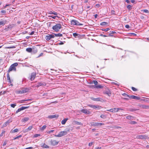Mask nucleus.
I'll return each instance as SVG.
<instances>
[{
    "mask_svg": "<svg viewBox=\"0 0 149 149\" xmlns=\"http://www.w3.org/2000/svg\"><path fill=\"white\" fill-rule=\"evenodd\" d=\"M61 25L60 24H57L53 26L52 29L56 32L59 31L61 28Z\"/></svg>",
    "mask_w": 149,
    "mask_h": 149,
    "instance_id": "obj_1",
    "label": "nucleus"
},
{
    "mask_svg": "<svg viewBox=\"0 0 149 149\" xmlns=\"http://www.w3.org/2000/svg\"><path fill=\"white\" fill-rule=\"evenodd\" d=\"M29 90V89L28 88H22L21 90L17 91L16 93L18 94L24 93L28 92Z\"/></svg>",
    "mask_w": 149,
    "mask_h": 149,
    "instance_id": "obj_2",
    "label": "nucleus"
},
{
    "mask_svg": "<svg viewBox=\"0 0 149 149\" xmlns=\"http://www.w3.org/2000/svg\"><path fill=\"white\" fill-rule=\"evenodd\" d=\"M71 24L72 25H76L77 26H82L83 25V24H82L80 23L77 21L73 19L71 21Z\"/></svg>",
    "mask_w": 149,
    "mask_h": 149,
    "instance_id": "obj_3",
    "label": "nucleus"
},
{
    "mask_svg": "<svg viewBox=\"0 0 149 149\" xmlns=\"http://www.w3.org/2000/svg\"><path fill=\"white\" fill-rule=\"evenodd\" d=\"M67 134L66 131H61L59 132V134L57 135H55L56 137H61L66 135Z\"/></svg>",
    "mask_w": 149,
    "mask_h": 149,
    "instance_id": "obj_4",
    "label": "nucleus"
},
{
    "mask_svg": "<svg viewBox=\"0 0 149 149\" xmlns=\"http://www.w3.org/2000/svg\"><path fill=\"white\" fill-rule=\"evenodd\" d=\"M91 100L95 101H100L102 102H103L104 101L103 99L100 97L94 98L93 97H91Z\"/></svg>",
    "mask_w": 149,
    "mask_h": 149,
    "instance_id": "obj_5",
    "label": "nucleus"
},
{
    "mask_svg": "<svg viewBox=\"0 0 149 149\" xmlns=\"http://www.w3.org/2000/svg\"><path fill=\"white\" fill-rule=\"evenodd\" d=\"M147 136L146 135H138L136 136V138L138 139H146L147 138Z\"/></svg>",
    "mask_w": 149,
    "mask_h": 149,
    "instance_id": "obj_6",
    "label": "nucleus"
},
{
    "mask_svg": "<svg viewBox=\"0 0 149 149\" xmlns=\"http://www.w3.org/2000/svg\"><path fill=\"white\" fill-rule=\"evenodd\" d=\"M92 124L94 126H100L102 125H104V123H102L96 122H93Z\"/></svg>",
    "mask_w": 149,
    "mask_h": 149,
    "instance_id": "obj_7",
    "label": "nucleus"
},
{
    "mask_svg": "<svg viewBox=\"0 0 149 149\" xmlns=\"http://www.w3.org/2000/svg\"><path fill=\"white\" fill-rule=\"evenodd\" d=\"M107 111L112 112H116L119 111V109H117V108H113L109 110H108Z\"/></svg>",
    "mask_w": 149,
    "mask_h": 149,
    "instance_id": "obj_8",
    "label": "nucleus"
},
{
    "mask_svg": "<svg viewBox=\"0 0 149 149\" xmlns=\"http://www.w3.org/2000/svg\"><path fill=\"white\" fill-rule=\"evenodd\" d=\"M16 69L15 67L12 64L8 70V73H9V72L13 70L14 71H16Z\"/></svg>",
    "mask_w": 149,
    "mask_h": 149,
    "instance_id": "obj_9",
    "label": "nucleus"
},
{
    "mask_svg": "<svg viewBox=\"0 0 149 149\" xmlns=\"http://www.w3.org/2000/svg\"><path fill=\"white\" fill-rule=\"evenodd\" d=\"M58 143V142L56 141L55 140H51L50 141V143L52 145L55 146L57 145Z\"/></svg>",
    "mask_w": 149,
    "mask_h": 149,
    "instance_id": "obj_10",
    "label": "nucleus"
},
{
    "mask_svg": "<svg viewBox=\"0 0 149 149\" xmlns=\"http://www.w3.org/2000/svg\"><path fill=\"white\" fill-rule=\"evenodd\" d=\"M80 111L86 114H91V112L86 109H82Z\"/></svg>",
    "mask_w": 149,
    "mask_h": 149,
    "instance_id": "obj_11",
    "label": "nucleus"
},
{
    "mask_svg": "<svg viewBox=\"0 0 149 149\" xmlns=\"http://www.w3.org/2000/svg\"><path fill=\"white\" fill-rule=\"evenodd\" d=\"M36 75L35 73L33 72L31 74L30 79L31 81H33Z\"/></svg>",
    "mask_w": 149,
    "mask_h": 149,
    "instance_id": "obj_12",
    "label": "nucleus"
},
{
    "mask_svg": "<svg viewBox=\"0 0 149 149\" xmlns=\"http://www.w3.org/2000/svg\"><path fill=\"white\" fill-rule=\"evenodd\" d=\"M90 87L91 88L94 87L97 88H103V86L100 85H97L96 86H94L93 85L91 86Z\"/></svg>",
    "mask_w": 149,
    "mask_h": 149,
    "instance_id": "obj_13",
    "label": "nucleus"
},
{
    "mask_svg": "<svg viewBox=\"0 0 149 149\" xmlns=\"http://www.w3.org/2000/svg\"><path fill=\"white\" fill-rule=\"evenodd\" d=\"M58 117V115H51L49 116H48V118H57Z\"/></svg>",
    "mask_w": 149,
    "mask_h": 149,
    "instance_id": "obj_14",
    "label": "nucleus"
},
{
    "mask_svg": "<svg viewBox=\"0 0 149 149\" xmlns=\"http://www.w3.org/2000/svg\"><path fill=\"white\" fill-rule=\"evenodd\" d=\"M104 93L107 95L109 96H110L111 95L110 91L108 89L105 91L104 92Z\"/></svg>",
    "mask_w": 149,
    "mask_h": 149,
    "instance_id": "obj_15",
    "label": "nucleus"
},
{
    "mask_svg": "<svg viewBox=\"0 0 149 149\" xmlns=\"http://www.w3.org/2000/svg\"><path fill=\"white\" fill-rule=\"evenodd\" d=\"M29 107V106H28V107H21L18 109L19 110V111L20 112L23 110H24L28 108Z\"/></svg>",
    "mask_w": 149,
    "mask_h": 149,
    "instance_id": "obj_16",
    "label": "nucleus"
},
{
    "mask_svg": "<svg viewBox=\"0 0 149 149\" xmlns=\"http://www.w3.org/2000/svg\"><path fill=\"white\" fill-rule=\"evenodd\" d=\"M40 146L43 148H48L49 146L46 145L45 143H42L41 144Z\"/></svg>",
    "mask_w": 149,
    "mask_h": 149,
    "instance_id": "obj_17",
    "label": "nucleus"
},
{
    "mask_svg": "<svg viewBox=\"0 0 149 149\" xmlns=\"http://www.w3.org/2000/svg\"><path fill=\"white\" fill-rule=\"evenodd\" d=\"M29 120V118L28 117H25L22 119V121L23 122H25Z\"/></svg>",
    "mask_w": 149,
    "mask_h": 149,
    "instance_id": "obj_18",
    "label": "nucleus"
},
{
    "mask_svg": "<svg viewBox=\"0 0 149 149\" xmlns=\"http://www.w3.org/2000/svg\"><path fill=\"white\" fill-rule=\"evenodd\" d=\"M26 51L29 52H33V50L31 48H26Z\"/></svg>",
    "mask_w": 149,
    "mask_h": 149,
    "instance_id": "obj_19",
    "label": "nucleus"
},
{
    "mask_svg": "<svg viewBox=\"0 0 149 149\" xmlns=\"http://www.w3.org/2000/svg\"><path fill=\"white\" fill-rule=\"evenodd\" d=\"M68 120V118H65V119H64L63 120H62L61 121V124L62 125H64L65 124L67 121Z\"/></svg>",
    "mask_w": 149,
    "mask_h": 149,
    "instance_id": "obj_20",
    "label": "nucleus"
},
{
    "mask_svg": "<svg viewBox=\"0 0 149 149\" xmlns=\"http://www.w3.org/2000/svg\"><path fill=\"white\" fill-rule=\"evenodd\" d=\"M9 73H8L7 74V78L8 81L10 83H11L10 79V76H9Z\"/></svg>",
    "mask_w": 149,
    "mask_h": 149,
    "instance_id": "obj_21",
    "label": "nucleus"
},
{
    "mask_svg": "<svg viewBox=\"0 0 149 149\" xmlns=\"http://www.w3.org/2000/svg\"><path fill=\"white\" fill-rule=\"evenodd\" d=\"M126 118L128 120H133L134 118V117L133 116H129L126 117Z\"/></svg>",
    "mask_w": 149,
    "mask_h": 149,
    "instance_id": "obj_22",
    "label": "nucleus"
},
{
    "mask_svg": "<svg viewBox=\"0 0 149 149\" xmlns=\"http://www.w3.org/2000/svg\"><path fill=\"white\" fill-rule=\"evenodd\" d=\"M6 22V20H3L0 21V25H3L5 24Z\"/></svg>",
    "mask_w": 149,
    "mask_h": 149,
    "instance_id": "obj_23",
    "label": "nucleus"
},
{
    "mask_svg": "<svg viewBox=\"0 0 149 149\" xmlns=\"http://www.w3.org/2000/svg\"><path fill=\"white\" fill-rule=\"evenodd\" d=\"M128 110V111H137V110H138L139 109L130 108V109H129Z\"/></svg>",
    "mask_w": 149,
    "mask_h": 149,
    "instance_id": "obj_24",
    "label": "nucleus"
},
{
    "mask_svg": "<svg viewBox=\"0 0 149 149\" xmlns=\"http://www.w3.org/2000/svg\"><path fill=\"white\" fill-rule=\"evenodd\" d=\"M74 122L75 124L78 125H83L81 122H79L77 121H74Z\"/></svg>",
    "mask_w": 149,
    "mask_h": 149,
    "instance_id": "obj_25",
    "label": "nucleus"
},
{
    "mask_svg": "<svg viewBox=\"0 0 149 149\" xmlns=\"http://www.w3.org/2000/svg\"><path fill=\"white\" fill-rule=\"evenodd\" d=\"M101 107L100 106H99L98 105H94V109H100V108H101Z\"/></svg>",
    "mask_w": 149,
    "mask_h": 149,
    "instance_id": "obj_26",
    "label": "nucleus"
},
{
    "mask_svg": "<svg viewBox=\"0 0 149 149\" xmlns=\"http://www.w3.org/2000/svg\"><path fill=\"white\" fill-rule=\"evenodd\" d=\"M55 36L56 37H61L62 36V34L60 33H58V34H54Z\"/></svg>",
    "mask_w": 149,
    "mask_h": 149,
    "instance_id": "obj_27",
    "label": "nucleus"
},
{
    "mask_svg": "<svg viewBox=\"0 0 149 149\" xmlns=\"http://www.w3.org/2000/svg\"><path fill=\"white\" fill-rule=\"evenodd\" d=\"M18 131V130L17 129H15L14 130H12L11 132L12 133H14L16 132H17Z\"/></svg>",
    "mask_w": 149,
    "mask_h": 149,
    "instance_id": "obj_28",
    "label": "nucleus"
},
{
    "mask_svg": "<svg viewBox=\"0 0 149 149\" xmlns=\"http://www.w3.org/2000/svg\"><path fill=\"white\" fill-rule=\"evenodd\" d=\"M100 24L102 26H105L107 24V23L106 22H101Z\"/></svg>",
    "mask_w": 149,
    "mask_h": 149,
    "instance_id": "obj_29",
    "label": "nucleus"
},
{
    "mask_svg": "<svg viewBox=\"0 0 149 149\" xmlns=\"http://www.w3.org/2000/svg\"><path fill=\"white\" fill-rule=\"evenodd\" d=\"M45 39L47 40H50V38L49 36V35H47L45 37Z\"/></svg>",
    "mask_w": 149,
    "mask_h": 149,
    "instance_id": "obj_30",
    "label": "nucleus"
},
{
    "mask_svg": "<svg viewBox=\"0 0 149 149\" xmlns=\"http://www.w3.org/2000/svg\"><path fill=\"white\" fill-rule=\"evenodd\" d=\"M129 123L131 124H135L137 123L134 121H130Z\"/></svg>",
    "mask_w": 149,
    "mask_h": 149,
    "instance_id": "obj_31",
    "label": "nucleus"
},
{
    "mask_svg": "<svg viewBox=\"0 0 149 149\" xmlns=\"http://www.w3.org/2000/svg\"><path fill=\"white\" fill-rule=\"evenodd\" d=\"M133 99L135 100H139L140 99V97L134 95V96H133Z\"/></svg>",
    "mask_w": 149,
    "mask_h": 149,
    "instance_id": "obj_32",
    "label": "nucleus"
},
{
    "mask_svg": "<svg viewBox=\"0 0 149 149\" xmlns=\"http://www.w3.org/2000/svg\"><path fill=\"white\" fill-rule=\"evenodd\" d=\"M8 141H4V142L3 143L2 146H4L5 145H6V144L7 143Z\"/></svg>",
    "mask_w": 149,
    "mask_h": 149,
    "instance_id": "obj_33",
    "label": "nucleus"
},
{
    "mask_svg": "<svg viewBox=\"0 0 149 149\" xmlns=\"http://www.w3.org/2000/svg\"><path fill=\"white\" fill-rule=\"evenodd\" d=\"M47 126L45 125L43 126L41 128V130H43L45 129L46 128Z\"/></svg>",
    "mask_w": 149,
    "mask_h": 149,
    "instance_id": "obj_34",
    "label": "nucleus"
},
{
    "mask_svg": "<svg viewBox=\"0 0 149 149\" xmlns=\"http://www.w3.org/2000/svg\"><path fill=\"white\" fill-rule=\"evenodd\" d=\"M5 131L3 130L1 133L0 134V137L2 136L3 135L5 134Z\"/></svg>",
    "mask_w": 149,
    "mask_h": 149,
    "instance_id": "obj_35",
    "label": "nucleus"
},
{
    "mask_svg": "<svg viewBox=\"0 0 149 149\" xmlns=\"http://www.w3.org/2000/svg\"><path fill=\"white\" fill-rule=\"evenodd\" d=\"M141 107L144 109H147L148 108V107L145 105H142Z\"/></svg>",
    "mask_w": 149,
    "mask_h": 149,
    "instance_id": "obj_36",
    "label": "nucleus"
},
{
    "mask_svg": "<svg viewBox=\"0 0 149 149\" xmlns=\"http://www.w3.org/2000/svg\"><path fill=\"white\" fill-rule=\"evenodd\" d=\"M50 38V39H51L52 38H53L55 37V36L54 34H48Z\"/></svg>",
    "mask_w": 149,
    "mask_h": 149,
    "instance_id": "obj_37",
    "label": "nucleus"
},
{
    "mask_svg": "<svg viewBox=\"0 0 149 149\" xmlns=\"http://www.w3.org/2000/svg\"><path fill=\"white\" fill-rule=\"evenodd\" d=\"M73 35L75 38H77V36L78 35V34L76 33H73Z\"/></svg>",
    "mask_w": 149,
    "mask_h": 149,
    "instance_id": "obj_38",
    "label": "nucleus"
},
{
    "mask_svg": "<svg viewBox=\"0 0 149 149\" xmlns=\"http://www.w3.org/2000/svg\"><path fill=\"white\" fill-rule=\"evenodd\" d=\"M142 11H143L144 13H148L149 12L148 10L147 9H144V10H142Z\"/></svg>",
    "mask_w": 149,
    "mask_h": 149,
    "instance_id": "obj_39",
    "label": "nucleus"
},
{
    "mask_svg": "<svg viewBox=\"0 0 149 149\" xmlns=\"http://www.w3.org/2000/svg\"><path fill=\"white\" fill-rule=\"evenodd\" d=\"M110 34H116V32L115 31H110L109 33Z\"/></svg>",
    "mask_w": 149,
    "mask_h": 149,
    "instance_id": "obj_40",
    "label": "nucleus"
},
{
    "mask_svg": "<svg viewBox=\"0 0 149 149\" xmlns=\"http://www.w3.org/2000/svg\"><path fill=\"white\" fill-rule=\"evenodd\" d=\"M22 136L21 135H19L17 136L16 137H15L14 139V140H15L19 138H20L22 137Z\"/></svg>",
    "mask_w": 149,
    "mask_h": 149,
    "instance_id": "obj_41",
    "label": "nucleus"
},
{
    "mask_svg": "<svg viewBox=\"0 0 149 149\" xmlns=\"http://www.w3.org/2000/svg\"><path fill=\"white\" fill-rule=\"evenodd\" d=\"M16 105V104H10L11 107L13 108H14Z\"/></svg>",
    "mask_w": 149,
    "mask_h": 149,
    "instance_id": "obj_42",
    "label": "nucleus"
},
{
    "mask_svg": "<svg viewBox=\"0 0 149 149\" xmlns=\"http://www.w3.org/2000/svg\"><path fill=\"white\" fill-rule=\"evenodd\" d=\"M127 7L128 9L130 10L132 6L130 5H129L127 6Z\"/></svg>",
    "mask_w": 149,
    "mask_h": 149,
    "instance_id": "obj_43",
    "label": "nucleus"
},
{
    "mask_svg": "<svg viewBox=\"0 0 149 149\" xmlns=\"http://www.w3.org/2000/svg\"><path fill=\"white\" fill-rule=\"evenodd\" d=\"M33 128V126H29L28 128V129L29 131L31 130Z\"/></svg>",
    "mask_w": 149,
    "mask_h": 149,
    "instance_id": "obj_44",
    "label": "nucleus"
},
{
    "mask_svg": "<svg viewBox=\"0 0 149 149\" xmlns=\"http://www.w3.org/2000/svg\"><path fill=\"white\" fill-rule=\"evenodd\" d=\"M93 82L95 84V85L94 86H95L97 85V84H98V82L95 80L93 81Z\"/></svg>",
    "mask_w": 149,
    "mask_h": 149,
    "instance_id": "obj_45",
    "label": "nucleus"
},
{
    "mask_svg": "<svg viewBox=\"0 0 149 149\" xmlns=\"http://www.w3.org/2000/svg\"><path fill=\"white\" fill-rule=\"evenodd\" d=\"M33 52H31L33 54H35L37 52V49H33Z\"/></svg>",
    "mask_w": 149,
    "mask_h": 149,
    "instance_id": "obj_46",
    "label": "nucleus"
},
{
    "mask_svg": "<svg viewBox=\"0 0 149 149\" xmlns=\"http://www.w3.org/2000/svg\"><path fill=\"white\" fill-rule=\"evenodd\" d=\"M132 89L133 91H137V89H136V88H135L134 87H132Z\"/></svg>",
    "mask_w": 149,
    "mask_h": 149,
    "instance_id": "obj_47",
    "label": "nucleus"
},
{
    "mask_svg": "<svg viewBox=\"0 0 149 149\" xmlns=\"http://www.w3.org/2000/svg\"><path fill=\"white\" fill-rule=\"evenodd\" d=\"M110 30V29L109 28H107L106 29H102V30L103 31H104L105 32H107L109 30Z\"/></svg>",
    "mask_w": 149,
    "mask_h": 149,
    "instance_id": "obj_48",
    "label": "nucleus"
},
{
    "mask_svg": "<svg viewBox=\"0 0 149 149\" xmlns=\"http://www.w3.org/2000/svg\"><path fill=\"white\" fill-rule=\"evenodd\" d=\"M12 65L15 67L17 66L18 64L17 63H16L13 64Z\"/></svg>",
    "mask_w": 149,
    "mask_h": 149,
    "instance_id": "obj_49",
    "label": "nucleus"
},
{
    "mask_svg": "<svg viewBox=\"0 0 149 149\" xmlns=\"http://www.w3.org/2000/svg\"><path fill=\"white\" fill-rule=\"evenodd\" d=\"M15 47L14 46H13L11 47H7V48L8 49H11V48H14Z\"/></svg>",
    "mask_w": 149,
    "mask_h": 149,
    "instance_id": "obj_50",
    "label": "nucleus"
},
{
    "mask_svg": "<svg viewBox=\"0 0 149 149\" xmlns=\"http://www.w3.org/2000/svg\"><path fill=\"white\" fill-rule=\"evenodd\" d=\"M88 106L91 107V108H94V105H92V104H88Z\"/></svg>",
    "mask_w": 149,
    "mask_h": 149,
    "instance_id": "obj_51",
    "label": "nucleus"
},
{
    "mask_svg": "<svg viewBox=\"0 0 149 149\" xmlns=\"http://www.w3.org/2000/svg\"><path fill=\"white\" fill-rule=\"evenodd\" d=\"M133 96H134V95H127V97H128L129 98H130L133 99Z\"/></svg>",
    "mask_w": 149,
    "mask_h": 149,
    "instance_id": "obj_52",
    "label": "nucleus"
},
{
    "mask_svg": "<svg viewBox=\"0 0 149 149\" xmlns=\"http://www.w3.org/2000/svg\"><path fill=\"white\" fill-rule=\"evenodd\" d=\"M26 101V100H21L20 101V103H23L24 102V101Z\"/></svg>",
    "mask_w": 149,
    "mask_h": 149,
    "instance_id": "obj_53",
    "label": "nucleus"
},
{
    "mask_svg": "<svg viewBox=\"0 0 149 149\" xmlns=\"http://www.w3.org/2000/svg\"><path fill=\"white\" fill-rule=\"evenodd\" d=\"M100 117L101 118H105L106 116H105L104 115H103V114H102V115H101Z\"/></svg>",
    "mask_w": 149,
    "mask_h": 149,
    "instance_id": "obj_54",
    "label": "nucleus"
},
{
    "mask_svg": "<svg viewBox=\"0 0 149 149\" xmlns=\"http://www.w3.org/2000/svg\"><path fill=\"white\" fill-rule=\"evenodd\" d=\"M40 135L39 134H36L34 135V137H38V136H40Z\"/></svg>",
    "mask_w": 149,
    "mask_h": 149,
    "instance_id": "obj_55",
    "label": "nucleus"
},
{
    "mask_svg": "<svg viewBox=\"0 0 149 149\" xmlns=\"http://www.w3.org/2000/svg\"><path fill=\"white\" fill-rule=\"evenodd\" d=\"M9 123V122H8V121H7V122H6L5 123H4V124H3V126H6V124L7 123Z\"/></svg>",
    "mask_w": 149,
    "mask_h": 149,
    "instance_id": "obj_56",
    "label": "nucleus"
},
{
    "mask_svg": "<svg viewBox=\"0 0 149 149\" xmlns=\"http://www.w3.org/2000/svg\"><path fill=\"white\" fill-rule=\"evenodd\" d=\"M100 5L98 4H96L95 6V7L96 8H99L100 7Z\"/></svg>",
    "mask_w": 149,
    "mask_h": 149,
    "instance_id": "obj_57",
    "label": "nucleus"
},
{
    "mask_svg": "<svg viewBox=\"0 0 149 149\" xmlns=\"http://www.w3.org/2000/svg\"><path fill=\"white\" fill-rule=\"evenodd\" d=\"M54 131V130H51L50 131H49L47 132V133L48 134H50L51 132H53Z\"/></svg>",
    "mask_w": 149,
    "mask_h": 149,
    "instance_id": "obj_58",
    "label": "nucleus"
},
{
    "mask_svg": "<svg viewBox=\"0 0 149 149\" xmlns=\"http://www.w3.org/2000/svg\"><path fill=\"white\" fill-rule=\"evenodd\" d=\"M57 16H49V17H52L53 19H55L56 17H57Z\"/></svg>",
    "mask_w": 149,
    "mask_h": 149,
    "instance_id": "obj_59",
    "label": "nucleus"
},
{
    "mask_svg": "<svg viewBox=\"0 0 149 149\" xmlns=\"http://www.w3.org/2000/svg\"><path fill=\"white\" fill-rule=\"evenodd\" d=\"M1 12L2 13H5L6 11L5 10H2L1 11Z\"/></svg>",
    "mask_w": 149,
    "mask_h": 149,
    "instance_id": "obj_60",
    "label": "nucleus"
},
{
    "mask_svg": "<svg viewBox=\"0 0 149 149\" xmlns=\"http://www.w3.org/2000/svg\"><path fill=\"white\" fill-rule=\"evenodd\" d=\"M29 131V130H28V129L27 128L25 130H24V132H28Z\"/></svg>",
    "mask_w": 149,
    "mask_h": 149,
    "instance_id": "obj_61",
    "label": "nucleus"
},
{
    "mask_svg": "<svg viewBox=\"0 0 149 149\" xmlns=\"http://www.w3.org/2000/svg\"><path fill=\"white\" fill-rule=\"evenodd\" d=\"M125 27L127 29H129L130 28V26L128 25H125Z\"/></svg>",
    "mask_w": 149,
    "mask_h": 149,
    "instance_id": "obj_62",
    "label": "nucleus"
},
{
    "mask_svg": "<svg viewBox=\"0 0 149 149\" xmlns=\"http://www.w3.org/2000/svg\"><path fill=\"white\" fill-rule=\"evenodd\" d=\"M43 54V53H40V54L38 56V58H39L40 57V56H42V55Z\"/></svg>",
    "mask_w": 149,
    "mask_h": 149,
    "instance_id": "obj_63",
    "label": "nucleus"
},
{
    "mask_svg": "<svg viewBox=\"0 0 149 149\" xmlns=\"http://www.w3.org/2000/svg\"><path fill=\"white\" fill-rule=\"evenodd\" d=\"M100 36H101L103 37H106L107 36H106V35H103L102 34H100Z\"/></svg>",
    "mask_w": 149,
    "mask_h": 149,
    "instance_id": "obj_64",
    "label": "nucleus"
}]
</instances>
